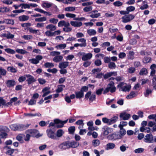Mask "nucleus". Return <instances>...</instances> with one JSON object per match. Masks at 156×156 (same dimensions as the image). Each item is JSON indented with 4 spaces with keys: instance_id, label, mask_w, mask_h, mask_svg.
<instances>
[{
    "instance_id": "obj_1",
    "label": "nucleus",
    "mask_w": 156,
    "mask_h": 156,
    "mask_svg": "<svg viewBox=\"0 0 156 156\" xmlns=\"http://www.w3.org/2000/svg\"><path fill=\"white\" fill-rule=\"evenodd\" d=\"M116 89V88L114 86V83L112 81H111L108 85L107 88L104 90L103 94L107 93L109 91L111 93H113L115 91Z\"/></svg>"
},
{
    "instance_id": "obj_2",
    "label": "nucleus",
    "mask_w": 156,
    "mask_h": 156,
    "mask_svg": "<svg viewBox=\"0 0 156 156\" xmlns=\"http://www.w3.org/2000/svg\"><path fill=\"white\" fill-rule=\"evenodd\" d=\"M135 16L133 14L125 15L122 17V22L124 23L129 22L131 20L134 18Z\"/></svg>"
},
{
    "instance_id": "obj_3",
    "label": "nucleus",
    "mask_w": 156,
    "mask_h": 156,
    "mask_svg": "<svg viewBox=\"0 0 156 156\" xmlns=\"http://www.w3.org/2000/svg\"><path fill=\"white\" fill-rule=\"evenodd\" d=\"M144 141L147 143H151L153 141V136L151 133L147 134L144 137Z\"/></svg>"
},
{
    "instance_id": "obj_4",
    "label": "nucleus",
    "mask_w": 156,
    "mask_h": 156,
    "mask_svg": "<svg viewBox=\"0 0 156 156\" xmlns=\"http://www.w3.org/2000/svg\"><path fill=\"white\" fill-rule=\"evenodd\" d=\"M43 58V57L41 55H37L36 56L35 58L30 59L29 60V61L32 64H38L39 61Z\"/></svg>"
},
{
    "instance_id": "obj_5",
    "label": "nucleus",
    "mask_w": 156,
    "mask_h": 156,
    "mask_svg": "<svg viewBox=\"0 0 156 156\" xmlns=\"http://www.w3.org/2000/svg\"><path fill=\"white\" fill-rule=\"evenodd\" d=\"M26 132L28 133L31 135L33 137H38L39 133L38 131L35 129H28L27 131Z\"/></svg>"
},
{
    "instance_id": "obj_6",
    "label": "nucleus",
    "mask_w": 156,
    "mask_h": 156,
    "mask_svg": "<svg viewBox=\"0 0 156 156\" xmlns=\"http://www.w3.org/2000/svg\"><path fill=\"white\" fill-rule=\"evenodd\" d=\"M68 148L77 147L79 145V143L75 141H68Z\"/></svg>"
},
{
    "instance_id": "obj_7",
    "label": "nucleus",
    "mask_w": 156,
    "mask_h": 156,
    "mask_svg": "<svg viewBox=\"0 0 156 156\" xmlns=\"http://www.w3.org/2000/svg\"><path fill=\"white\" fill-rule=\"evenodd\" d=\"M25 76L27 78V82L28 84L29 85L30 84L36 81V79L33 76L30 75H26Z\"/></svg>"
},
{
    "instance_id": "obj_8",
    "label": "nucleus",
    "mask_w": 156,
    "mask_h": 156,
    "mask_svg": "<svg viewBox=\"0 0 156 156\" xmlns=\"http://www.w3.org/2000/svg\"><path fill=\"white\" fill-rule=\"evenodd\" d=\"M102 131L104 135L106 136L108 135L109 133L112 132V128L105 126L102 128Z\"/></svg>"
},
{
    "instance_id": "obj_9",
    "label": "nucleus",
    "mask_w": 156,
    "mask_h": 156,
    "mask_svg": "<svg viewBox=\"0 0 156 156\" xmlns=\"http://www.w3.org/2000/svg\"><path fill=\"white\" fill-rule=\"evenodd\" d=\"M120 117L123 120H128L130 117V115L125 112H122L120 114Z\"/></svg>"
},
{
    "instance_id": "obj_10",
    "label": "nucleus",
    "mask_w": 156,
    "mask_h": 156,
    "mask_svg": "<svg viewBox=\"0 0 156 156\" xmlns=\"http://www.w3.org/2000/svg\"><path fill=\"white\" fill-rule=\"evenodd\" d=\"M92 56V54L91 53H88L83 55L82 58L83 61H87L90 59Z\"/></svg>"
},
{
    "instance_id": "obj_11",
    "label": "nucleus",
    "mask_w": 156,
    "mask_h": 156,
    "mask_svg": "<svg viewBox=\"0 0 156 156\" xmlns=\"http://www.w3.org/2000/svg\"><path fill=\"white\" fill-rule=\"evenodd\" d=\"M70 23L71 25L75 27H80L82 25L81 22L71 21Z\"/></svg>"
},
{
    "instance_id": "obj_12",
    "label": "nucleus",
    "mask_w": 156,
    "mask_h": 156,
    "mask_svg": "<svg viewBox=\"0 0 156 156\" xmlns=\"http://www.w3.org/2000/svg\"><path fill=\"white\" fill-rule=\"evenodd\" d=\"M6 83L8 87H13L16 84V82L13 80H9L7 81Z\"/></svg>"
},
{
    "instance_id": "obj_13",
    "label": "nucleus",
    "mask_w": 156,
    "mask_h": 156,
    "mask_svg": "<svg viewBox=\"0 0 156 156\" xmlns=\"http://www.w3.org/2000/svg\"><path fill=\"white\" fill-rule=\"evenodd\" d=\"M68 141L64 142L61 144L59 146V147L62 150H66V149H69L68 148Z\"/></svg>"
},
{
    "instance_id": "obj_14",
    "label": "nucleus",
    "mask_w": 156,
    "mask_h": 156,
    "mask_svg": "<svg viewBox=\"0 0 156 156\" xmlns=\"http://www.w3.org/2000/svg\"><path fill=\"white\" fill-rule=\"evenodd\" d=\"M47 133L48 136L52 139H55L56 136H55L54 133L51 130H47Z\"/></svg>"
},
{
    "instance_id": "obj_15",
    "label": "nucleus",
    "mask_w": 156,
    "mask_h": 156,
    "mask_svg": "<svg viewBox=\"0 0 156 156\" xmlns=\"http://www.w3.org/2000/svg\"><path fill=\"white\" fill-rule=\"evenodd\" d=\"M69 62H60L58 65L59 68L62 69H64L68 66Z\"/></svg>"
},
{
    "instance_id": "obj_16",
    "label": "nucleus",
    "mask_w": 156,
    "mask_h": 156,
    "mask_svg": "<svg viewBox=\"0 0 156 156\" xmlns=\"http://www.w3.org/2000/svg\"><path fill=\"white\" fill-rule=\"evenodd\" d=\"M107 138L108 140H114L119 138V137H118L115 133L109 135L107 136Z\"/></svg>"
},
{
    "instance_id": "obj_17",
    "label": "nucleus",
    "mask_w": 156,
    "mask_h": 156,
    "mask_svg": "<svg viewBox=\"0 0 156 156\" xmlns=\"http://www.w3.org/2000/svg\"><path fill=\"white\" fill-rule=\"evenodd\" d=\"M63 57L62 55H58L55 56L53 58V60L55 62H58L62 61L63 59Z\"/></svg>"
},
{
    "instance_id": "obj_18",
    "label": "nucleus",
    "mask_w": 156,
    "mask_h": 156,
    "mask_svg": "<svg viewBox=\"0 0 156 156\" xmlns=\"http://www.w3.org/2000/svg\"><path fill=\"white\" fill-rule=\"evenodd\" d=\"M5 23L6 24H9L13 25L14 23V21L12 19H5L3 21H2V23Z\"/></svg>"
},
{
    "instance_id": "obj_19",
    "label": "nucleus",
    "mask_w": 156,
    "mask_h": 156,
    "mask_svg": "<svg viewBox=\"0 0 156 156\" xmlns=\"http://www.w3.org/2000/svg\"><path fill=\"white\" fill-rule=\"evenodd\" d=\"M46 28L50 30V31H54L56 30V27L55 26L52 24H49L46 27Z\"/></svg>"
},
{
    "instance_id": "obj_20",
    "label": "nucleus",
    "mask_w": 156,
    "mask_h": 156,
    "mask_svg": "<svg viewBox=\"0 0 156 156\" xmlns=\"http://www.w3.org/2000/svg\"><path fill=\"white\" fill-rule=\"evenodd\" d=\"M136 95L137 94L135 92L131 91L129 94L126 96V98L127 99H131L135 97Z\"/></svg>"
},
{
    "instance_id": "obj_21",
    "label": "nucleus",
    "mask_w": 156,
    "mask_h": 156,
    "mask_svg": "<svg viewBox=\"0 0 156 156\" xmlns=\"http://www.w3.org/2000/svg\"><path fill=\"white\" fill-rule=\"evenodd\" d=\"M24 136H25L24 135L20 134L16 137V139L21 143H22L23 142V139Z\"/></svg>"
},
{
    "instance_id": "obj_22",
    "label": "nucleus",
    "mask_w": 156,
    "mask_h": 156,
    "mask_svg": "<svg viewBox=\"0 0 156 156\" xmlns=\"http://www.w3.org/2000/svg\"><path fill=\"white\" fill-rule=\"evenodd\" d=\"M87 34L90 36H94L96 34V30L94 29H90L87 30Z\"/></svg>"
},
{
    "instance_id": "obj_23",
    "label": "nucleus",
    "mask_w": 156,
    "mask_h": 156,
    "mask_svg": "<svg viewBox=\"0 0 156 156\" xmlns=\"http://www.w3.org/2000/svg\"><path fill=\"white\" fill-rule=\"evenodd\" d=\"M115 144L113 143H109L108 144L106 145V147L105 148L106 150L109 149H113L115 147Z\"/></svg>"
},
{
    "instance_id": "obj_24",
    "label": "nucleus",
    "mask_w": 156,
    "mask_h": 156,
    "mask_svg": "<svg viewBox=\"0 0 156 156\" xmlns=\"http://www.w3.org/2000/svg\"><path fill=\"white\" fill-rule=\"evenodd\" d=\"M120 130L119 131L120 135L119 136V138H121L122 136H124L126 133V131L123 128L119 127Z\"/></svg>"
},
{
    "instance_id": "obj_25",
    "label": "nucleus",
    "mask_w": 156,
    "mask_h": 156,
    "mask_svg": "<svg viewBox=\"0 0 156 156\" xmlns=\"http://www.w3.org/2000/svg\"><path fill=\"white\" fill-rule=\"evenodd\" d=\"M76 97L77 98H81L83 96V93L80 90L79 92H77L75 93Z\"/></svg>"
},
{
    "instance_id": "obj_26",
    "label": "nucleus",
    "mask_w": 156,
    "mask_h": 156,
    "mask_svg": "<svg viewBox=\"0 0 156 156\" xmlns=\"http://www.w3.org/2000/svg\"><path fill=\"white\" fill-rule=\"evenodd\" d=\"M118 117L117 116H114L110 119H109V125L114 123L116 122L118 120Z\"/></svg>"
},
{
    "instance_id": "obj_27",
    "label": "nucleus",
    "mask_w": 156,
    "mask_h": 156,
    "mask_svg": "<svg viewBox=\"0 0 156 156\" xmlns=\"http://www.w3.org/2000/svg\"><path fill=\"white\" fill-rule=\"evenodd\" d=\"M28 19V16L25 15H23L19 17V19L20 21H24L27 20Z\"/></svg>"
},
{
    "instance_id": "obj_28",
    "label": "nucleus",
    "mask_w": 156,
    "mask_h": 156,
    "mask_svg": "<svg viewBox=\"0 0 156 156\" xmlns=\"http://www.w3.org/2000/svg\"><path fill=\"white\" fill-rule=\"evenodd\" d=\"M24 115L25 116H27L29 117H33V116H41V114L39 113H35L34 114H33L31 113H24Z\"/></svg>"
},
{
    "instance_id": "obj_29",
    "label": "nucleus",
    "mask_w": 156,
    "mask_h": 156,
    "mask_svg": "<svg viewBox=\"0 0 156 156\" xmlns=\"http://www.w3.org/2000/svg\"><path fill=\"white\" fill-rule=\"evenodd\" d=\"M78 42H80L82 43L80 44H81L83 45V47H85L87 46V43H86V40L84 38H80L77 40Z\"/></svg>"
},
{
    "instance_id": "obj_30",
    "label": "nucleus",
    "mask_w": 156,
    "mask_h": 156,
    "mask_svg": "<svg viewBox=\"0 0 156 156\" xmlns=\"http://www.w3.org/2000/svg\"><path fill=\"white\" fill-rule=\"evenodd\" d=\"M3 36L6 37L7 39H12L14 37V35L10 33H9L7 34H3Z\"/></svg>"
},
{
    "instance_id": "obj_31",
    "label": "nucleus",
    "mask_w": 156,
    "mask_h": 156,
    "mask_svg": "<svg viewBox=\"0 0 156 156\" xmlns=\"http://www.w3.org/2000/svg\"><path fill=\"white\" fill-rule=\"evenodd\" d=\"M147 73V69L145 68H143L141 69L139 73V74L140 75H146Z\"/></svg>"
},
{
    "instance_id": "obj_32",
    "label": "nucleus",
    "mask_w": 156,
    "mask_h": 156,
    "mask_svg": "<svg viewBox=\"0 0 156 156\" xmlns=\"http://www.w3.org/2000/svg\"><path fill=\"white\" fill-rule=\"evenodd\" d=\"M68 130L69 134H73L75 130V127L74 126H70Z\"/></svg>"
},
{
    "instance_id": "obj_33",
    "label": "nucleus",
    "mask_w": 156,
    "mask_h": 156,
    "mask_svg": "<svg viewBox=\"0 0 156 156\" xmlns=\"http://www.w3.org/2000/svg\"><path fill=\"white\" fill-rule=\"evenodd\" d=\"M47 18L45 17H43L40 18H36L35 21L36 22H41L46 21Z\"/></svg>"
},
{
    "instance_id": "obj_34",
    "label": "nucleus",
    "mask_w": 156,
    "mask_h": 156,
    "mask_svg": "<svg viewBox=\"0 0 156 156\" xmlns=\"http://www.w3.org/2000/svg\"><path fill=\"white\" fill-rule=\"evenodd\" d=\"M8 71H10L12 73H16L17 70L13 66L8 67L7 69Z\"/></svg>"
},
{
    "instance_id": "obj_35",
    "label": "nucleus",
    "mask_w": 156,
    "mask_h": 156,
    "mask_svg": "<svg viewBox=\"0 0 156 156\" xmlns=\"http://www.w3.org/2000/svg\"><path fill=\"white\" fill-rule=\"evenodd\" d=\"M13 126L16 127V128H18V130H20L23 129H25V125L23 124H17V125H15Z\"/></svg>"
},
{
    "instance_id": "obj_36",
    "label": "nucleus",
    "mask_w": 156,
    "mask_h": 156,
    "mask_svg": "<svg viewBox=\"0 0 156 156\" xmlns=\"http://www.w3.org/2000/svg\"><path fill=\"white\" fill-rule=\"evenodd\" d=\"M65 87V86L64 85H59L56 90V92L57 93H59L62 91L63 90V88Z\"/></svg>"
},
{
    "instance_id": "obj_37",
    "label": "nucleus",
    "mask_w": 156,
    "mask_h": 156,
    "mask_svg": "<svg viewBox=\"0 0 156 156\" xmlns=\"http://www.w3.org/2000/svg\"><path fill=\"white\" fill-rule=\"evenodd\" d=\"M10 11L9 8L7 7L0 8V12H6Z\"/></svg>"
},
{
    "instance_id": "obj_38",
    "label": "nucleus",
    "mask_w": 156,
    "mask_h": 156,
    "mask_svg": "<svg viewBox=\"0 0 156 156\" xmlns=\"http://www.w3.org/2000/svg\"><path fill=\"white\" fill-rule=\"evenodd\" d=\"M68 121V120L64 121H61L58 119H55L54 120L55 123H61L63 125L64 124L66 123Z\"/></svg>"
},
{
    "instance_id": "obj_39",
    "label": "nucleus",
    "mask_w": 156,
    "mask_h": 156,
    "mask_svg": "<svg viewBox=\"0 0 156 156\" xmlns=\"http://www.w3.org/2000/svg\"><path fill=\"white\" fill-rule=\"evenodd\" d=\"M66 44H60L56 46L55 48L57 49H63L66 47Z\"/></svg>"
},
{
    "instance_id": "obj_40",
    "label": "nucleus",
    "mask_w": 156,
    "mask_h": 156,
    "mask_svg": "<svg viewBox=\"0 0 156 156\" xmlns=\"http://www.w3.org/2000/svg\"><path fill=\"white\" fill-rule=\"evenodd\" d=\"M91 15H90V16L92 18H97L98 17L100 16L101 14L100 13H90Z\"/></svg>"
},
{
    "instance_id": "obj_41",
    "label": "nucleus",
    "mask_w": 156,
    "mask_h": 156,
    "mask_svg": "<svg viewBox=\"0 0 156 156\" xmlns=\"http://www.w3.org/2000/svg\"><path fill=\"white\" fill-rule=\"evenodd\" d=\"M65 10L66 11H73L75 10V7H68L65 8Z\"/></svg>"
},
{
    "instance_id": "obj_42",
    "label": "nucleus",
    "mask_w": 156,
    "mask_h": 156,
    "mask_svg": "<svg viewBox=\"0 0 156 156\" xmlns=\"http://www.w3.org/2000/svg\"><path fill=\"white\" fill-rule=\"evenodd\" d=\"M108 66L110 69H115L116 67V65L114 62H111L108 64Z\"/></svg>"
},
{
    "instance_id": "obj_43",
    "label": "nucleus",
    "mask_w": 156,
    "mask_h": 156,
    "mask_svg": "<svg viewBox=\"0 0 156 156\" xmlns=\"http://www.w3.org/2000/svg\"><path fill=\"white\" fill-rule=\"evenodd\" d=\"M92 9V7L90 6L85 7L83 8V10L85 12H87L91 11Z\"/></svg>"
},
{
    "instance_id": "obj_44",
    "label": "nucleus",
    "mask_w": 156,
    "mask_h": 156,
    "mask_svg": "<svg viewBox=\"0 0 156 156\" xmlns=\"http://www.w3.org/2000/svg\"><path fill=\"white\" fill-rule=\"evenodd\" d=\"M93 145L94 147L98 146L100 144L99 140H94L92 141Z\"/></svg>"
},
{
    "instance_id": "obj_45",
    "label": "nucleus",
    "mask_w": 156,
    "mask_h": 156,
    "mask_svg": "<svg viewBox=\"0 0 156 156\" xmlns=\"http://www.w3.org/2000/svg\"><path fill=\"white\" fill-rule=\"evenodd\" d=\"M44 66L46 68H51L54 66V64L53 63L48 62L46 63Z\"/></svg>"
},
{
    "instance_id": "obj_46",
    "label": "nucleus",
    "mask_w": 156,
    "mask_h": 156,
    "mask_svg": "<svg viewBox=\"0 0 156 156\" xmlns=\"http://www.w3.org/2000/svg\"><path fill=\"white\" fill-rule=\"evenodd\" d=\"M6 71L3 69L2 67H0V73L2 75L5 76L6 74Z\"/></svg>"
},
{
    "instance_id": "obj_47",
    "label": "nucleus",
    "mask_w": 156,
    "mask_h": 156,
    "mask_svg": "<svg viewBox=\"0 0 156 156\" xmlns=\"http://www.w3.org/2000/svg\"><path fill=\"white\" fill-rule=\"evenodd\" d=\"M5 50L8 53L13 54L15 53V51L14 50L9 48H6L5 49Z\"/></svg>"
},
{
    "instance_id": "obj_48",
    "label": "nucleus",
    "mask_w": 156,
    "mask_h": 156,
    "mask_svg": "<svg viewBox=\"0 0 156 156\" xmlns=\"http://www.w3.org/2000/svg\"><path fill=\"white\" fill-rule=\"evenodd\" d=\"M63 133V132L62 130L60 129L57 131L56 135L58 137H60L62 136Z\"/></svg>"
},
{
    "instance_id": "obj_49",
    "label": "nucleus",
    "mask_w": 156,
    "mask_h": 156,
    "mask_svg": "<svg viewBox=\"0 0 156 156\" xmlns=\"http://www.w3.org/2000/svg\"><path fill=\"white\" fill-rule=\"evenodd\" d=\"M16 51L18 53H20L21 54H25L27 53V51L22 49H17L16 50Z\"/></svg>"
},
{
    "instance_id": "obj_50",
    "label": "nucleus",
    "mask_w": 156,
    "mask_h": 156,
    "mask_svg": "<svg viewBox=\"0 0 156 156\" xmlns=\"http://www.w3.org/2000/svg\"><path fill=\"white\" fill-rule=\"evenodd\" d=\"M152 93V90H151L147 89L146 90V92L144 93V95L145 97H148V95L151 94Z\"/></svg>"
},
{
    "instance_id": "obj_51",
    "label": "nucleus",
    "mask_w": 156,
    "mask_h": 156,
    "mask_svg": "<svg viewBox=\"0 0 156 156\" xmlns=\"http://www.w3.org/2000/svg\"><path fill=\"white\" fill-rule=\"evenodd\" d=\"M60 54V52L57 51H51L50 53V55L53 56H57Z\"/></svg>"
},
{
    "instance_id": "obj_52",
    "label": "nucleus",
    "mask_w": 156,
    "mask_h": 156,
    "mask_svg": "<svg viewBox=\"0 0 156 156\" xmlns=\"http://www.w3.org/2000/svg\"><path fill=\"white\" fill-rule=\"evenodd\" d=\"M134 52L133 51H130L129 52V55L128 56V58L133 59L134 58L133 55H134Z\"/></svg>"
},
{
    "instance_id": "obj_53",
    "label": "nucleus",
    "mask_w": 156,
    "mask_h": 156,
    "mask_svg": "<svg viewBox=\"0 0 156 156\" xmlns=\"http://www.w3.org/2000/svg\"><path fill=\"white\" fill-rule=\"evenodd\" d=\"M127 125V123L126 122L122 121L120 122V124L119 125V127L123 128V126H126Z\"/></svg>"
},
{
    "instance_id": "obj_54",
    "label": "nucleus",
    "mask_w": 156,
    "mask_h": 156,
    "mask_svg": "<svg viewBox=\"0 0 156 156\" xmlns=\"http://www.w3.org/2000/svg\"><path fill=\"white\" fill-rule=\"evenodd\" d=\"M52 5V4L47 2H44L42 4V6L45 8H49Z\"/></svg>"
},
{
    "instance_id": "obj_55",
    "label": "nucleus",
    "mask_w": 156,
    "mask_h": 156,
    "mask_svg": "<svg viewBox=\"0 0 156 156\" xmlns=\"http://www.w3.org/2000/svg\"><path fill=\"white\" fill-rule=\"evenodd\" d=\"M114 5L116 6H120L122 5V3L119 1H117L113 3Z\"/></svg>"
},
{
    "instance_id": "obj_56",
    "label": "nucleus",
    "mask_w": 156,
    "mask_h": 156,
    "mask_svg": "<svg viewBox=\"0 0 156 156\" xmlns=\"http://www.w3.org/2000/svg\"><path fill=\"white\" fill-rule=\"evenodd\" d=\"M130 87L127 86H126L122 87V90L123 91H129V90Z\"/></svg>"
},
{
    "instance_id": "obj_57",
    "label": "nucleus",
    "mask_w": 156,
    "mask_h": 156,
    "mask_svg": "<svg viewBox=\"0 0 156 156\" xmlns=\"http://www.w3.org/2000/svg\"><path fill=\"white\" fill-rule=\"evenodd\" d=\"M66 16L68 17L71 18H75V17L76 16V15L73 14H72L70 13H67L66 14Z\"/></svg>"
},
{
    "instance_id": "obj_58",
    "label": "nucleus",
    "mask_w": 156,
    "mask_h": 156,
    "mask_svg": "<svg viewBox=\"0 0 156 156\" xmlns=\"http://www.w3.org/2000/svg\"><path fill=\"white\" fill-rule=\"evenodd\" d=\"M135 9V7L134 6H132L128 7L126 8V10L127 11H128L129 13V12L134 11Z\"/></svg>"
},
{
    "instance_id": "obj_59",
    "label": "nucleus",
    "mask_w": 156,
    "mask_h": 156,
    "mask_svg": "<svg viewBox=\"0 0 156 156\" xmlns=\"http://www.w3.org/2000/svg\"><path fill=\"white\" fill-rule=\"evenodd\" d=\"M45 34L48 37H51L54 36L53 32L50 31H47L45 32Z\"/></svg>"
},
{
    "instance_id": "obj_60",
    "label": "nucleus",
    "mask_w": 156,
    "mask_h": 156,
    "mask_svg": "<svg viewBox=\"0 0 156 156\" xmlns=\"http://www.w3.org/2000/svg\"><path fill=\"white\" fill-rule=\"evenodd\" d=\"M49 21L51 23L56 24L58 22V20L55 18H51L50 19Z\"/></svg>"
},
{
    "instance_id": "obj_61",
    "label": "nucleus",
    "mask_w": 156,
    "mask_h": 156,
    "mask_svg": "<svg viewBox=\"0 0 156 156\" xmlns=\"http://www.w3.org/2000/svg\"><path fill=\"white\" fill-rule=\"evenodd\" d=\"M23 37L25 40H30L33 38V37L30 35H24L23 36Z\"/></svg>"
},
{
    "instance_id": "obj_62",
    "label": "nucleus",
    "mask_w": 156,
    "mask_h": 156,
    "mask_svg": "<svg viewBox=\"0 0 156 156\" xmlns=\"http://www.w3.org/2000/svg\"><path fill=\"white\" fill-rule=\"evenodd\" d=\"M151 61V58L149 57H146L143 60V62L144 63H147Z\"/></svg>"
},
{
    "instance_id": "obj_63",
    "label": "nucleus",
    "mask_w": 156,
    "mask_h": 156,
    "mask_svg": "<svg viewBox=\"0 0 156 156\" xmlns=\"http://www.w3.org/2000/svg\"><path fill=\"white\" fill-rule=\"evenodd\" d=\"M30 137V135L29 134H27L26 136L25 135V136L23 137V139L25 141L28 142L29 141Z\"/></svg>"
},
{
    "instance_id": "obj_64",
    "label": "nucleus",
    "mask_w": 156,
    "mask_h": 156,
    "mask_svg": "<svg viewBox=\"0 0 156 156\" xmlns=\"http://www.w3.org/2000/svg\"><path fill=\"white\" fill-rule=\"evenodd\" d=\"M94 64L97 66H99L101 64V62L99 59H97L94 62Z\"/></svg>"
}]
</instances>
